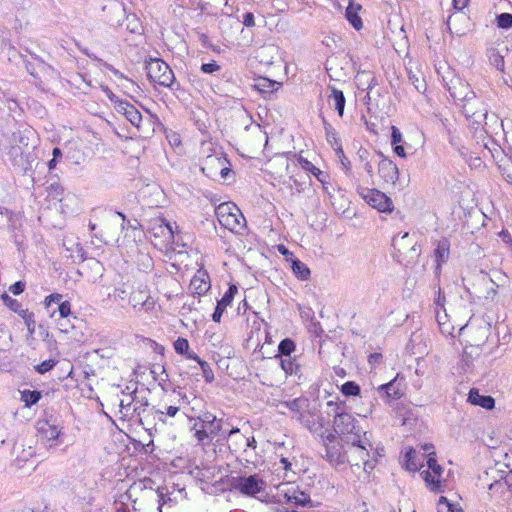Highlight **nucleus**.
Instances as JSON below:
<instances>
[{
  "instance_id": "nucleus-26",
  "label": "nucleus",
  "mask_w": 512,
  "mask_h": 512,
  "mask_svg": "<svg viewBox=\"0 0 512 512\" xmlns=\"http://www.w3.org/2000/svg\"><path fill=\"white\" fill-rule=\"evenodd\" d=\"M38 432L42 438L48 441L57 439L60 434L59 428L49 422L39 423Z\"/></svg>"
},
{
  "instance_id": "nucleus-56",
  "label": "nucleus",
  "mask_w": 512,
  "mask_h": 512,
  "mask_svg": "<svg viewBox=\"0 0 512 512\" xmlns=\"http://www.w3.org/2000/svg\"><path fill=\"white\" fill-rule=\"evenodd\" d=\"M7 307H8L11 311H13V312H15V313H16V312H18V311H19V309L22 307V305H21V303H20L18 300H16V299H14V298H13V300L11 301V303H10V304H8V306H7Z\"/></svg>"
},
{
  "instance_id": "nucleus-16",
  "label": "nucleus",
  "mask_w": 512,
  "mask_h": 512,
  "mask_svg": "<svg viewBox=\"0 0 512 512\" xmlns=\"http://www.w3.org/2000/svg\"><path fill=\"white\" fill-rule=\"evenodd\" d=\"M280 366L287 375L295 376L298 380L304 378L303 367L297 357L282 358Z\"/></svg>"
},
{
  "instance_id": "nucleus-9",
  "label": "nucleus",
  "mask_w": 512,
  "mask_h": 512,
  "mask_svg": "<svg viewBox=\"0 0 512 512\" xmlns=\"http://www.w3.org/2000/svg\"><path fill=\"white\" fill-rule=\"evenodd\" d=\"M265 486L258 475H250L248 477H239L234 482V487L241 493L255 496L256 494L263 491Z\"/></svg>"
},
{
  "instance_id": "nucleus-38",
  "label": "nucleus",
  "mask_w": 512,
  "mask_h": 512,
  "mask_svg": "<svg viewBox=\"0 0 512 512\" xmlns=\"http://www.w3.org/2000/svg\"><path fill=\"white\" fill-rule=\"evenodd\" d=\"M497 24L500 28L509 29L512 27V14L501 13L497 16Z\"/></svg>"
},
{
  "instance_id": "nucleus-51",
  "label": "nucleus",
  "mask_w": 512,
  "mask_h": 512,
  "mask_svg": "<svg viewBox=\"0 0 512 512\" xmlns=\"http://www.w3.org/2000/svg\"><path fill=\"white\" fill-rule=\"evenodd\" d=\"M409 237V234L406 232L401 236H395L393 238V244L395 247H399V249H404L406 247L405 240Z\"/></svg>"
},
{
  "instance_id": "nucleus-37",
  "label": "nucleus",
  "mask_w": 512,
  "mask_h": 512,
  "mask_svg": "<svg viewBox=\"0 0 512 512\" xmlns=\"http://www.w3.org/2000/svg\"><path fill=\"white\" fill-rule=\"evenodd\" d=\"M148 299V296L145 295L142 291H136L133 292L130 296V303L134 308L138 306H143L146 304V300Z\"/></svg>"
},
{
  "instance_id": "nucleus-61",
  "label": "nucleus",
  "mask_w": 512,
  "mask_h": 512,
  "mask_svg": "<svg viewBox=\"0 0 512 512\" xmlns=\"http://www.w3.org/2000/svg\"><path fill=\"white\" fill-rule=\"evenodd\" d=\"M24 323L25 325H31V324H36V321H35V315L33 312H31L30 314H28L27 316L24 317Z\"/></svg>"
},
{
  "instance_id": "nucleus-29",
  "label": "nucleus",
  "mask_w": 512,
  "mask_h": 512,
  "mask_svg": "<svg viewBox=\"0 0 512 512\" xmlns=\"http://www.w3.org/2000/svg\"><path fill=\"white\" fill-rule=\"evenodd\" d=\"M295 348L294 341L290 338H285L278 345V355L276 357H279L280 360L282 358H291V354L295 351Z\"/></svg>"
},
{
  "instance_id": "nucleus-46",
  "label": "nucleus",
  "mask_w": 512,
  "mask_h": 512,
  "mask_svg": "<svg viewBox=\"0 0 512 512\" xmlns=\"http://www.w3.org/2000/svg\"><path fill=\"white\" fill-rule=\"evenodd\" d=\"M58 312L61 318H66L71 313V304L69 301H63L59 304Z\"/></svg>"
},
{
  "instance_id": "nucleus-31",
  "label": "nucleus",
  "mask_w": 512,
  "mask_h": 512,
  "mask_svg": "<svg viewBox=\"0 0 512 512\" xmlns=\"http://www.w3.org/2000/svg\"><path fill=\"white\" fill-rule=\"evenodd\" d=\"M293 273L301 280H307L310 276V269L302 261L295 259L292 261Z\"/></svg>"
},
{
  "instance_id": "nucleus-64",
  "label": "nucleus",
  "mask_w": 512,
  "mask_h": 512,
  "mask_svg": "<svg viewBox=\"0 0 512 512\" xmlns=\"http://www.w3.org/2000/svg\"><path fill=\"white\" fill-rule=\"evenodd\" d=\"M280 463L282 464L284 470L288 471L291 469V463L287 458H281Z\"/></svg>"
},
{
  "instance_id": "nucleus-36",
  "label": "nucleus",
  "mask_w": 512,
  "mask_h": 512,
  "mask_svg": "<svg viewBox=\"0 0 512 512\" xmlns=\"http://www.w3.org/2000/svg\"><path fill=\"white\" fill-rule=\"evenodd\" d=\"M341 392L345 396H357L360 394V387L354 381H347L341 386Z\"/></svg>"
},
{
  "instance_id": "nucleus-19",
  "label": "nucleus",
  "mask_w": 512,
  "mask_h": 512,
  "mask_svg": "<svg viewBox=\"0 0 512 512\" xmlns=\"http://www.w3.org/2000/svg\"><path fill=\"white\" fill-rule=\"evenodd\" d=\"M427 453H420L417 452L415 449L410 448L406 454V463L405 467L408 471L415 472L420 470L423 467V462L426 457Z\"/></svg>"
},
{
  "instance_id": "nucleus-4",
  "label": "nucleus",
  "mask_w": 512,
  "mask_h": 512,
  "mask_svg": "<svg viewBox=\"0 0 512 512\" xmlns=\"http://www.w3.org/2000/svg\"><path fill=\"white\" fill-rule=\"evenodd\" d=\"M351 447L348 451V460L351 465H363L365 472H370L375 468L377 451H373L371 442L365 436L360 437V442L350 444Z\"/></svg>"
},
{
  "instance_id": "nucleus-35",
  "label": "nucleus",
  "mask_w": 512,
  "mask_h": 512,
  "mask_svg": "<svg viewBox=\"0 0 512 512\" xmlns=\"http://www.w3.org/2000/svg\"><path fill=\"white\" fill-rule=\"evenodd\" d=\"M438 512H463L461 508H458L453 503H450L447 498L441 496L437 503Z\"/></svg>"
},
{
  "instance_id": "nucleus-48",
  "label": "nucleus",
  "mask_w": 512,
  "mask_h": 512,
  "mask_svg": "<svg viewBox=\"0 0 512 512\" xmlns=\"http://www.w3.org/2000/svg\"><path fill=\"white\" fill-rule=\"evenodd\" d=\"M179 412V407L177 406H168L165 411L162 410H156L155 413L159 414V419L162 420V416L168 415L170 417H175L177 413Z\"/></svg>"
},
{
  "instance_id": "nucleus-8",
  "label": "nucleus",
  "mask_w": 512,
  "mask_h": 512,
  "mask_svg": "<svg viewBox=\"0 0 512 512\" xmlns=\"http://www.w3.org/2000/svg\"><path fill=\"white\" fill-rule=\"evenodd\" d=\"M358 194L374 209L379 212L386 213L392 212V200L383 192L374 188L358 187Z\"/></svg>"
},
{
  "instance_id": "nucleus-42",
  "label": "nucleus",
  "mask_w": 512,
  "mask_h": 512,
  "mask_svg": "<svg viewBox=\"0 0 512 512\" xmlns=\"http://www.w3.org/2000/svg\"><path fill=\"white\" fill-rule=\"evenodd\" d=\"M367 154L368 152L366 150H364L363 152L360 151L359 157L362 161H365L363 168L367 172L368 176L372 178L374 175V167L373 164L367 160Z\"/></svg>"
},
{
  "instance_id": "nucleus-23",
  "label": "nucleus",
  "mask_w": 512,
  "mask_h": 512,
  "mask_svg": "<svg viewBox=\"0 0 512 512\" xmlns=\"http://www.w3.org/2000/svg\"><path fill=\"white\" fill-rule=\"evenodd\" d=\"M229 423L225 421L224 419H216L214 422H211L209 424L203 425V427L208 431V433L214 438L215 436H219L217 439V442L222 441L227 429H228Z\"/></svg>"
},
{
  "instance_id": "nucleus-27",
  "label": "nucleus",
  "mask_w": 512,
  "mask_h": 512,
  "mask_svg": "<svg viewBox=\"0 0 512 512\" xmlns=\"http://www.w3.org/2000/svg\"><path fill=\"white\" fill-rule=\"evenodd\" d=\"M194 431V437L196 438L199 445L209 446L212 443L213 437L208 433V431L203 427V425H199V423H195L192 427Z\"/></svg>"
},
{
  "instance_id": "nucleus-63",
  "label": "nucleus",
  "mask_w": 512,
  "mask_h": 512,
  "mask_svg": "<svg viewBox=\"0 0 512 512\" xmlns=\"http://www.w3.org/2000/svg\"><path fill=\"white\" fill-rule=\"evenodd\" d=\"M3 304L7 307L8 304L11 303V301L13 300V298L11 296H9L6 292H4L3 294H1L0 296Z\"/></svg>"
},
{
  "instance_id": "nucleus-7",
  "label": "nucleus",
  "mask_w": 512,
  "mask_h": 512,
  "mask_svg": "<svg viewBox=\"0 0 512 512\" xmlns=\"http://www.w3.org/2000/svg\"><path fill=\"white\" fill-rule=\"evenodd\" d=\"M422 449L425 453H427V466L430 470H432L433 475L429 470L423 471L421 475L423 476L425 482L430 487L432 491H440V476L442 473L441 466L437 463L436 454L433 450V445L425 444L422 446Z\"/></svg>"
},
{
  "instance_id": "nucleus-2",
  "label": "nucleus",
  "mask_w": 512,
  "mask_h": 512,
  "mask_svg": "<svg viewBox=\"0 0 512 512\" xmlns=\"http://www.w3.org/2000/svg\"><path fill=\"white\" fill-rule=\"evenodd\" d=\"M448 90L455 102L458 104L463 103L462 106L464 109V114L467 118L473 119L472 125L474 126L477 124V126H480L487 117V110L482 109L481 111L477 112L465 104V102L469 103L475 98V92L470 88V85L465 80L459 77H454L450 81ZM477 128L478 127H475V129Z\"/></svg>"
},
{
  "instance_id": "nucleus-58",
  "label": "nucleus",
  "mask_w": 512,
  "mask_h": 512,
  "mask_svg": "<svg viewBox=\"0 0 512 512\" xmlns=\"http://www.w3.org/2000/svg\"><path fill=\"white\" fill-rule=\"evenodd\" d=\"M468 0H453L454 8L457 10H462L466 7Z\"/></svg>"
},
{
  "instance_id": "nucleus-5",
  "label": "nucleus",
  "mask_w": 512,
  "mask_h": 512,
  "mask_svg": "<svg viewBox=\"0 0 512 512\" xmlns=\"http://www.w3.org/2000/svg\"><path fill=\"white\" fill-rule=\"evenodd\" d=\"M215 214L220 225L232 232H240L245 227L243 214L232 202L219 204L215 209Z\"/></svg>"
},
{
  "instance_id": "nucleus-18",
  "label": "nucleus",
  "mask_w": 512,
  "mask_h": 512,
  "mask_svg": "<svg viewBox=\"0 0 512 512\" xmlns=\"http://www.w3.org/2000/svg\"><path fill=\"white\" fill-rule=\"evenodd\" d=\"M361 9L362 6L360 4L355 3L353 0H349V4L345 11L346 19L352 25V27L358 31L363 27L362 19L359 16Z\"/></svg>"
},
{
  "instance_id": "nucleus-41",
  "label": "nucleus",
  "mask_w": 512,
  "mask_h": 512,
  "mask_svg": "<svg viewBox=\"0 0 512 512\" xmlns=\"http://www.w3.org/2000/svg\"><path fill=\"white\" fill-rule=\"evenodd\" d=\"M199 365L202 370L203 377L208 383H211L214 380V373L210 365L206 361L200 362Z\"/></svg>"
},
{
  "instance_id": "nucleus-59",
  "label": "nucleus",
  "mask_w": 512,
  "mask_h": 512,
  "mask_svg": "<svg viewBox=\"0 0 512 512\" xmlns=\"http://www.w3.org/2000/svg\"><path fill=\"white\" fill-rule=\"evenodd\" d=\"M246 439H247V443H245V449L246 450L248 448L255 449L256 448V440H255V438L252 436V437H246Z\"/></svg>"
},
{
  "instance_id": "nucleus-60",
  "label": "nucleus",
  "mask_w": 512,
  "mask_h": 512,
  "mask_svg": "<svg viewBox=\"0 0 512 512\" xmlns=\"http://www.w3.org/2000/svg\"><path fill=\"white\" fill-rule=\"evenodd\" d=\"M342 154L341 156V164L345 167L346 171H350V161L346 156H344L342 149L339 150Z\"/></svg>"
},
{
  "instance_id": "nucleus-55",
  "label": "nucleus",
  "mask_w": 512,
  "mask_h": 512,
  "mask_svg": "<svg viewBox=\"0 0 512 512\" xmlns=\"http://www.w3.org/2000/svg\"><path fill=\"white\" fill-rule=\"evenodd\" d=\"M164 488H158L157 489V494H158V498H159V507H158V510L159 512H162V506L166 503V494L164 492Z\"/></svg>"
},
{
  "instance_id": "nucleus-40",
  "label": "nucleus",
  "mask_w": 512,
  "mask_h": 512,
  "mask_svg": "<svg viewBox=\"0 0 512 512\" xmlns=\"http://www.w3.org/2000/svg\"><path fill=\"white\" fill-rule=\"evenodd\" d=\"M435 317H436V320H437L442 332H449L448 328L446 327L445 320L447 318V313H446L445 308L444 309H436Z\"/></svg>"
},
{
  "instance_id": "nucleus-12",
  "label": "nucleus",
  "mask_w": 512,
  "mask_h": 512,
  "mask_svg": "<svg viewBox=\"0 0 512 512\" xmlns=\"http://www.w3.org/2000/svg\"><path fill=\"white\" fill-rule=\"evenodd\" d=\"M296 420L314 434L322 431L323 419L321 415L315 410L305 409L303 412L296 416Z\"/></svg>"
},
{
  "instance_id": "nucleus-14",
  "label": "nucleus",
  "mask_w": 512,
  "mask_h": 512,
  "mask_svg": "<svg viewBox=\"0 0 512 512\" xmlns=\"http://www.w3.org/2000/svg\"><path fill=\"white\" fill-rule=\"evenodd\" d=\"M326 458L336 467L349 463L348 452L343 451V447L340 445H326Z\"/></svg>"
},
{
  "instance_id": "nucleus-30",
  "label": "nucleus",
  "mask_w": 512,
  "mask_h": 512,
  "mask_svg": "<svg viewBox=\"0 0 512 512\" xmlns=\"http://www.w3.org/2000/svg\"><path fill=\"white\" fill-rule=\"evenodd\" d=\"M306 402H307L306 399L296 398L291 401H286V402L282 403V405H284L291 412H293L294 413L293 418L296 419V416L305 410L304 407L306 406Z\"/></svg>"
},
{
  "instance_id": "nucleus-45",
  "label": "nucleus",
  "mask_w": 512,
  "mask_h": 512,
  "mask_svg": "<svg viewBox=\"0 0 512 512\" xmlns=\"http://www.w3.org/2000/svg\"><path fill=\"white\" fill-rule=\"evenodd\" d=\"M197 419V423H199V425H205L214 422V420H216L217 417L210 412H204L201 415H199Z\"/></svg>"
},
{
  "instance_id": "nucleus-62",
  "label": "nucleus",
  "mask_w": 512,
  "mask_h": 512,
  "mask_svg": "<svg viewBox=\"0 0 512 512\" xmlns=\"http://www.w3.org/2000/svg\"><path fill=\"white\" fill-rule=\"evenodd\" d=\"M3 304L7 307L8 304L11 303V301L13 300V298L11 296H9L6 292H4L3 294H1L0 296Z\"/></svg>"
},
{
  "instance_id": "nucleus-13",
  "label": "nucleus",
  "mask_w": 512,
  "mask_h": 512,
  "mask_svg": "<svg viewBox=\"0 0 512 512\" xmlns=\"http://www.w3.org/2000/svg\"><path fill=\"white\" fill-rule=\"evenodd\" d=\"M115 110L121 113L135 127L140 128L142 115L140 111L126 100L115 101Z\"/></svg>"
},
{
  "instance_id": "nucleus-24",
  "label": "nucleus",
  "mask_w": 512,
  "mask_h": 512,
  "mask_svg": "<svg viewBox=\"0 0 512 512\" xmlns=\"http://www.w3.org/2000/svg\"><path fill=\"white\" fill-rule=\"evenodd\" d=\"M299 163L303 169L311 172L317 178V180L321 182L323 186H325L328 178V175L325 172L321 171L319 168L314 166L310 161L303 157L299 158ZM324 188L326 189V187Z\"/></svg>"
},
{
  "instance_id": "nucleus-49",
  "label": "nucleus",
  "mask_w": 512,
  "mask_h": 512,
  "mask_svg": "<svg viewBox=\"0 0 512 512\" xmlns=\"http://www.w3.org/2000/svg\"><path fill=\"white\" fill-rule=\"evenodd\" d=\"M25 287H26V284L25 282L23 281H17L15 282L14 284H12L10 287H9V291L13 294V295H20L21 293L24 292L25 290Z\"/></svg>"
},
{
  "instance_id": "nucleus-6",
  "label": "nucleus",
  "mask_w": 512,
  "mask_h": 512,
  "mask_svg": "<svg viewBox=\"0 0 512 512\" xmlns=\"http://www.w3.org/2000/svg\"><path fill=\"white\" fill-rule=\"evenodd\" d=\"M277 496L284 502L295 506H312L310 495L293 483H283L277 487Z\"/></svg>"
},
{
  "instance_id": "nucleus-57",
  "label": "nucleus",
  "mask_w": 512,
  "mask_h": 512,
  "mask_svg": "<svg viewBox=\"0 0 512 512\" xmlns=\"http://www.w3.org/2000/svg\"><path fill=\"white\" fill-rule=\"evenodd\" d=\"M394 148V152L399 156V157H402V158H405L406 157V153H405V149L402 145H393Z\"/></svg>"
},
{
  "instance_id": "nucleus-33",
  "label": "nucleus",
  "mask_w": 512,
  "mask_h": 512,
  "mask_svg": "<svg viewBox=\"0 0 512 512\" xmlns=\"http://www.w3.org/2000/svg\"><path fill=\"white\" fill-rule=\"evenodd\" d=\"M41 397L42 395L40 391L23 390L21 392V400L27 407H31L32 405L36 404L41 399Z\"/></svg>"
},
{
  "instance_id": "nucleus-47",
  "label": "nucleus",
  "mask_w": 512,
  "mask_h": 512,
  "mask_svg": "<svg viewBox=\"0 0 512 512\" xmlns=\"http://www.w3.org/2000/svg\"><path fill=\"white\" fill-rule=\"evenodd\" d=\"M219 70H220V66L216 63V61H212L210 63H204L201 66V71L206 74H212Z\"/></svg>"
},
{
  "instance_id": "nucleus-32",
  "label": "nucleus",
  "mask_w": 512,
  "mask_h": 512,
  "mask_svg": "<svg viewBox=\"0 0 512 512\" xmlns=\"http://www.w3.org/2000/svg\"><path fill=\"white\" fill-rule=\"evenodd\" d=\"M158 229L160 230V233L163 237H165L167 240L173 239V228L172 225L167 222L165 219H158L156 220L155 227L152 228V230Z\"/></svg>"
},
{
  "instance_id": "nucleus-54",
  "label": "nucleus",
  "mask_w": 512,
  "mask_h": 512,
  "mask_svg": "<svg viewBox=\"0 0 512 512\" xmlns=\"http://www.w3.org/2000/svg\"><path fill=\"white\" fill-rule=\"evenodd\" d=\"M158 369L160 371V374L158 376H154L155 380H159L160 382H166L169 380L168 373L166 372V369L163 365H158Z\"/></svg>"
},
{
  "instance_id": "nucleus-50",
  "label": "nucleus",
  "mask_w": 512,
  "mask_h": 512,
  "mask_svg": "<svg viewBox=\"0 0 512 512\" xmlns=\"http://www.w3.org/2000/svg\"><path fill=\"white\" fill-rule=\"evenodd\" d=\"M402 141V133L396 126L391 127V145H396Z\"/></svg>"
},
{
  "instance_id": "nucleus-21",
  "label": "nucleus",
  "mask_w": 512,
  "mask_h": 512,
  "mask_svg": "<svg viewBox=\"0 0 512 512\" xmlns=\"http://www.w3.org/2000/svg\"><path fill=\"white\" fill-rule=\"evenodd\" d=\"M135 402V399L132 395H127L126 398L121 399L119 403V412L123 415V417H128L129 412L132 410L133 413H136L137 416L140 418V421L142 422V412H145V408H141L143 405H147V402L145 404H141L140 406H137L136 404L132 407L133 403Z\"/></svg>"
},
{
  "instance_id": "nucleus-25",
  "label": "nucleus",
  "mask_w": 512,
  "mask_h": 512,
  "mask_svg": "<svg viewBox=\"0 0 512 512\" xmlns=\"http://www.w3.org/2000/svg\"><path fill=\"white\" fill-rule=\"evenodd\" d=\"M450 243L447 239H442L438 242L437 247L434 251V256L438 266L446 262L449 258Z\"/></svg>"
},
{
  "instance_id": "nucleus-39",
  "label": "nucleus",
  "mask_w": 512,
  "mask_h": 512,
  "mask_svg": "<svg viewBox=\"0 0 512 512\" xmlns=\"http://www.w3.org/2000/svg\"><path fill=\"white\" fill-rule=\"evenodd\" d=\"M174 349L175 351L178 353V354H181V355H184L188 352L189 350V342L187 339L185 338H181L179 337L175 342H174Z\"/></svg>"
},
{
  "instance_id": "nucleus-44",
  "label": "nucleus",
  "mask_w": 512,
  "mask_h": 512,
  "mask_svg": "<svg viewBox=\"0 0 512 512\" xmlns=\"http://www.w3.org/2000/svg\"><path fill=\"white\" fill-rule=\"evenodd\" d=\"M490 61L498 70L502 71L504 69V58L499 53H492Z\"/></svg>"
},
{
  "instance_id": "nucleus-10",
  "label": "nucleus",
  "mask_w": 512,
  "mask_h": 512,
  "mask_svg": "<svg viewBox=\"0 0 512 512\" xmlns=\"http://www.w3.org/2000/svg\"><path fill=\"white\" fill-rule=\"evenodd\" d=\"M378 155L381 158L378 163V173L380 177L387 184L395 185L399 178L397 165L392 160L385 157L382 152H378Z\"/></svg>"
},
{
  "instance_id": "nucleus-15",
  "label": "nucleus",
  "mask_w": 512,
  "mask_h": 512,
  "mask_svg": "<svg viewBox=\"0 0 512 512\" xmlns=\"http://www.w3.org/2000/svg\"><path fill=\"white\" fill-rule=\"evenodd\" d=\"M238 289L235 285H231L228 290L225 292L223 297L218 301L217 306L212 314V319L215 322H220L223 312L226 307L229 306L237 293Z\"/></svg>"
},
{
  "instance_id": "nucleus-43",
  "label": "nucleus",
  "mask_w": 512,
  "mask_h": 512,
  "mask_svg": "<svg viewBox=\"0 0 512 512\" xmlns=\"http://www.w3.org/2000/svg\"><path fill=\"white\" fill-rule=\"evenodd\" d=\"M56 362L52 359H49V360H45L43 362H41L40 364H38L35 369L38 373L40 374H44L48 371H50L54 366H55Z\"/></svg>"
},
{
  "instance_id": "nucleus-11",
  "label": "nucleus",
  "mask_w": 512,
  "mask_h": 512,
  "mask_svg": "<svg viewBox=\"0 0 512 512\" xmlns=\"http://www.w3.org/2000/svg\"><path fill=\"white\" fill-rule=\"evenodd\" d=\"M226 441L229 450L232 453H238L243 451L248 456V450L245 449V443H247L246 436L241 433L237 427H231L227 429L222 441Z\"/></svg>"
},
{
  "instance_id": "nucleus-20",
  "label": "nucleus",
  "mask_w": 512,
  "mask_h": 512,
  "mask_svg": "<svg viewBox=\"0 0 512 512\" xmlns=\"http://www.w3.org/2000/svg\"><path fill=\"white\" fill-rule=\"evenodd\" d=\"M209 276L205 271L199 270L198 273L191 279L190 288L198 295L206 293L210 289Z\"/></svg>"
},
{
  "instance_id": "nucleus-52",
  "label": "nucleus",
  "mask_w": 512,
  "mask_h": 512,
  "mask_svg": "<svg viewBox=\"0 0 512 512\" xmlns=\"http://www.w3.org/2000/svg\"><path fill=\"white\" fill-rule=\"evenodd\" d=\"M242 22H243L244 26H246L248 28L254 27L255 26L254 14L252 12H246L243 15V21Z\"/></svg>"
},
{
  "instance_id": "nucleus-28",
  "label": "nucleus",
  "mask_w": 512,
  "mask_h": 512,
  "mask_svg": "<svg viewBox=\"0 0 512 512\" xmlns=\"http://www.w3.org/2000/svg\"><path fill=\"white\" fill-rule=\"evenodd\" d=\"M329 99L334 101V108L337 110L339 116H343L346 102L343 92L335 87H332Z\"/></svg>"
},
{
  "instance_id": "nucleus-53",
  "label": "nucleus",
  "mask_w": 512,
  "mask_h": 512,
  "mask_svg": "<svg viewBox=\"0 0 512 512\" xmlns=\"http://www.w3.org/2000/svg\"><path fill=\"white\" fill-rule=\"evenodd\" d=\"M445 295L444 293L441 291V289L439 288L438 290V295L434 301L435 305H436V309H444V304H445Z\"/></svg>"
},
{
  "instance_id": "nucleus-17",
  "label": "nucleus",
  "mask_w": 512,
  "mask_h": 512,
  "mask_svg": "<svg viewBox=\"0 0 512 512\" xmlns=\"http://www.w3.org/2000/svg\"><path fill=\"white\" fill-rule=\"evenodd\" d=\"M377 391L384 396L387 401L399 399L403 395L401 385L396 378L386 384L380 385Z\"/></svg>"
},
{
  "instance_id": "nucleus-34",
  "label": "nucleus",
  "mask_w": 512,
  "mask_h": 512,
  "mask_svg": "<svg viewBox=\"0 0 512 512\" xmlns=\"http://www.w3.org/2000/svg\"><path fill=\"white\" fill-rule=\"evenodd\" d=\"M498 167L506 181L512 185V159H502Z\"/></svg>"
},
{
  "instance_id": "nucleus-3",
  "label": "nucleus",
  "mask_w": 512,
  "mask_h": 512,
  "mask_svg": "<svg viewBox=\"0 0 512 512\" xmlns=\"http://www.w3.org/2000/svg\"><path fill=\"white\" fill-rule=\"evenodd\" d=\"M145 70L150 82L172 91L178 90L180 84L176 81L173 70L160 58H149L145 61Z\"/></svg>"
},
{
  "instance_id": "nucleus-1",
  "label": "nucleus",
  "mask_w": 512,
  "mask_h": 512,
  "mask_svg": "<svg viewBox=\"0 0 512 512\" xmlns=\"http://www.w3.org/2000/svg\"><path fill=\"white\" fill-rule=\"evenodd\" d=\"M327 405L334 414L333 430L335 434L348 445L360 442V437L362 434L365 436L366 432L357 424V420L354 416L346 411L343 404L329 401Z\"/></svg>"
},
{
  "instance_id": "nucleus-22",
  "label": "nucleus",
  "mask_w": 512,
  "mask_h": 512,
  "mask_svg": "<svg viewBox=\"0 0 512 512\" xmlns=\"http://www.w3.org/2000/svg\"><path fill=\"white\" fill-rule=\"evenodd\" d=\"M468 402L473 405H478L487 410L494 408L495 400L488 395H481L477 389H471L468 394Z\"/></svg>"
}]
</instances>
